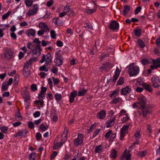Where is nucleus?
I'll return each instance as SVG.
<instances>
[{
  "label": "nucleus",
  "instance_id": "1",
  "mask_svg": "<svg viewBox=\"0 0 160 160\" xmlns=\"http://www.w3.org/2000/svg\"><path fill=\"white\" fill-rule=\"evenodd\" d=\"M138 103L142 110V114L143 117H146L148 114L151 112L150 108L148 106H146V99L143 96H140L138 98Z\"/></svg>",
  "mask_w": 160,
  "mask_h": 160
},
{
  "label": "nucleus",
  "instance_id": "2",
  "mask_svg": "<svg viewBox=\"0 0 160 160\" xmlns=\"http://www.w3.org/2000/svg\"><path fill=\"white\" fill-rule=\"evenodd\" d=\"M139 68L134 63H132L128 66V72L130 76L132 77L136 75L139 72Z\"/></svg>",
  "mask_w": 160,
  "mask_h": 160
},
{
  "label": "nucleus",
  "instance_id": "3",
  "mask_svg": "<svg viewBox=\"0 0 160 160\" xmlns=\"http://www.w3.org/2000/svg\"><path fill=\"white\" fill-rule=\"evenodd\" d=\"M151 81L154 88H157L160 87V79L157 76H153L151 78Z\"/></svg>",
  "mask_w": 160,
  "mask_h": 160
},
{
  "label": "nucleus",
  "instance_id": "4",
  "mask_svg": "<svg viewBox=\"0 0 160 160\" xmlns=\"http://www.w3.org/2000/svg\"><path fill=\"white\" fill-rule=\"evenodd\" d=\"M52 58L50 53H48L46 56L44 54L43 55L42 57V59L40 62L41 63L46 62V63L47 64H49L51 62Z\"/></svg>",
  "mask_w": 160,
  "mask_h": 160
},
{
  "label": "nucleus",
  "instance_id": "5",
  "mask_svg": "<svg viewBox=\"0 0 160 160\" xmlns=\"http://www.w3.org/2000/svg\"><path fill=\"white\" fill-rule=\"evenodd\" d=\"M83 137L82 134L79 133L77 138L75 139L73 142L75 145L77 147L81 145L83 143Z\"/></svg>",
  "mask_w": 160,
  "mask_h": 160
},
{
  "label": "nucleus",
  "instance_id": "6",
  "mask_svg": "<svg viewBox=\"0 0 160 160\" xmlns=\"http://www.w3.org/2000/svg\"><path fill=\"white\" fill-rule=\"evenodd\" d=\"M55 62L58 66H60L62 64L63 60L61 54L57 52L55 53Z\"/></svg>",
  "mask_w": 160,
  "mask_h": 160
},
{
  "label": "nucleus",
  "instance_id": "7",
  "mask_svg": "<svg viewBox=\"0 0 160 160\" xmlns=\"http://www.w3.org/2000/svg\"><path fill=\"white\" fill-rule=\"evenodd\" d=\"M113 65L109 62L106 63L102 66L100 68V70L102 72H107L109 71L113 67Z\"/></svg>",
  "mask_w": 160,
  "mask_h": 160
},
{
  "label": "nucleus",
  "instance_id": "8",
  "mask_svg": "<svg viewBox=\"0 0 160 160\" xmlns=\"http://www.w3.org/2000/svg\"><path fill=\"white\" fill-rule=\"evenodd\" d=\"M119 26L118 22L115 20H113L108 25V27L110 30H116L118 29Z\"/></svg>",
  "mask_w": 160,
  "mask_h": 160
},
{
  "label": "nucleus",
  "instance_id": "9",
  "mask_svg": "<svg viewBox=\"0 0 160 160\" xmlns=\"http://www.w3.org/2000/svg\"><path fill=\"white\" fill-rule=\"evenodd\" d=\"M131 156L130 151L126 149L120 160H124L125 159H126V160H130Z\"/></svg>",
  "mask_w": 160,
  "mask_h": 160
},
{
  "label": "nucleus",
  "instance_id": "10",
  "mask_svg": "<svg viewBox=\"0 0 160 160\" xmlns=\"http://www.w3.org/2000/svg\"><path fill=\"white\" fill-rule=\"evenodd\" d=\"M120 72L121 71L117 67V68L116 69L115 74L113 75V77L110 79V81H111L114 83H115L119 77Z\"/></svg>",
  "mask_w": 160,
  "mask_h": 160
},
{
  "label": "nucleus",
  "instance_id": "11",
  "mask_svg": "<svg viewBox=\"0 0 160 160\" xmlns=\"http://www.w3.org/2000/svg\"><path fill=\"white\" fill-rule=\"evenodd\" d=\"M116 118V116H114L113 117L109 118L106 122L105 124L107 128H110L114 125Z\"/></svg>",
  "mask_w": 160,
  "mask_h": 160
},
{
  "label": "nucleus",
  "instance_id": "12",
  "mask_svg": "<svg viewBox=\"0 0 160 160\" xmlns=\"http://www.w3.org/2000/svg\"><path fill=\"white\" fill-rule=\"evenodd\" d=\"M131 91V89L128 86H127L125 88H122L121 90V94L126 95L129 94Z\"/></svg>",
  "mask_w": 160,
  "mask_h": 160
},
{
  "label": "nucleus",
  "instance_id": "13",
  "mask_svg": "<svg viewBox=\"0 0 160 160\" xmlns=\"http://www.w3.org/2000/svg\"><path fill=\"white\" fill-rule=\"evenodd\" d=\"M13 55V52L12 50L10 49H7L4 52V57L6 59H11Z\"/></svg>",
  "mask_w": 160,
  "mask_h": 160
},
{
  "label": "nucleus",
  "instance_id": "14",
  "mask_svg": "<svg viewBox=\"0 0 160 160\" xmlns=\"http://www.w3.org/2000/svg\"><path fill=\"white\" fill-rule=\"evenodd\" d=\"M42 50L41 46L39 45H36L35 48L32 49V54L35 55L38 53L39 55H40Z\"/></svg>",
  "mask_w": 160,
  "mask_h": 160
},
{
  "label": "nucleus",
  "instance_id": "15",
  "mask_svg": "<svg viewBox=\"0 0 160 160\" xmlns=\"http://www.w3.org/2000/svg\"><path fill=\"white\" fill-rule=\"evenodd\" d=\"M77 94V92L76 90H74L71 92L69 97V101L71 103L73 102L74 98L76 97Z\"/></svg>",
  "mask_w": 160,
  "mask_h": 160
},
{
  "label": "nucleus",
  "instance_id": "16",
  "mask_svg": "<svg viewBox=\"0 0 160 160\" xmlns=\"http://www.w3.org/2000/svg\"><path fill=\"white\" fill-rule=\"evenodd\" d=\"M26 34L28 37L32 36L34 37L36 35V31L32 29L27 30L25 32Z\"/></svg>",
  "mask_w": 160,
  "mask_h": 160
},
{
  "label": "nucleus",
  "instance_id": "17",
  "mask_svg": "<svg viewBox=\"0 0 160 160\" xmlns=\"http://www.w3.org/2000/svg\"><path fill=\"white\" fill-rule=\"evenodd\" d=\"M39 27L41 30L44 31V32H47L49 30V29L47 24L45 23L41 22L39 23Z\"/></svg>",
  "mask_w": 160,
  "mask_h": 160
},
{
  "label": "nucleus",
  "instance_id": "18",
  "mask_svg": "<svg viewBox=\"0 0 160 160\" xmlns=\"http://www.w3.org/2000/svg\"><path fill=\"white\" fill-rule=\"evenodd\" d=\"M23 75L26 78H27L30 74V70L29 69L28 67L25 65L23 70Z\"/></svg>",
  "mask_w": 160,
  "mask_h": 160
},
{
  "label": "nucleus",
  "instance_id": "19",
  "mask_svg": "<svg viewBox=\"0 0 160 160\" xmlns=\"http://www.w3.org/2000/svg\"><path fill=\"white\" fill-rule=\"evenodd\" d=\"M106 116V112L103 110H102L98 113L97 117L100 119H103L105 118Z\"/></svg>",
  "mask_w": 160,
  "mask_h": 160
},
{
  "label": "nucleus",
  "instance_id": "20",
  "mask_svg": "<svg viewBox=\"0 0 160 160\" xmlns=\"http://www.w3.org/2000/svg\"><path fill=\"white\" fill-rule=\"evenodd\" d=\"M130 124L123 125L120 130V132L125 134L128 133V130L129 128Z\"/></svg>",
  "mask_w": 160,
  "mask_h": 160
},
{
  "label": "nucleus",
  "instance_id": "21",
  "mask_svg": "<svg viewBox=\"0 0 160 160\" xmlns=\"http://www.w3.org/2000/svg\"><path fill=\"white\" fill-rule=\"evenodd\" d=\"M38 58L37 57L32 58L29 59L28 61H27L25 64V65L28 67L29 65L32 64L34 62L37 61Z\"/></svg>",
  "mask_w": 160,
  "mask_h": 160
},
{
  "label": "nucleus",
  "instance_id": "22",
  "mask_svg": "<svg viewBox=\"0 0 160 160\" xmlns=\"http://www.w3.org/2000/svg\"><path fill=\"white\" fill-rule=\"evenodd\" d=\"M53 22L55 25H60L62 23V21L58 18L55 17L53 20Z\"/></svg>",
  "mask_w": 160,
  "mask_h": 160
},
{
  "label": "nucleus",
  "instance_id": "23",
  "mask_svg": "<svg viewBox=\"0 0 160 160\" xmlns=\"http://www.w3.org/2000/svg\"><path fill=\"white\" fill-rule=\"evenodd\" d=\"M18 132L19 137L24 136L28 133V132L26 129H23L19 131Z\"/></svg>",
  "mask_w": 160,
  "mask_h": 160
},
{
  "label": "nucleus",
  "instance_id": "24",
  "mask_svg": "<svg viewBox=\"0 0 160 160\" xmlns=\"http://www.w3.org/2000/svg\"><path fill=\"white\" fill-rule=\"evenodd\" d=\"M21 94L23 98L29 96L28 92L27 91L26 87H25V88L24 89L22 90L21 91Z\"/></svg>",
  "mask_w": 160,
  "mask_h": 160
},
{
  "label": "nucleus",
  "instance_id": "25",
  "mask_svg": "<svg viewBox=\"0 0 160 160\" xmlns=\"http://www.w3.org/2000/svg\"><path fill=\"white\" fill-rule=\"evenodd\" d=\"M130 7L129 5H125L123 11V15L124 16L128 14V12L130 10Z\"/></svg>",
  "mask_w": 160,
  "mask_h": 160
},
{
  "label": "nucleus",
  "instance_id": "26",
  "mask_svg": "<svg viewBox=\"0 0 160 160\" xmlns=\"http://www.w3.org/2000/svg\"><path fill=\"white\" fill-rule=\"evenodd\" d=\"M117 156V152L114 149H112L111 150L110 157L111 158L114 159Z\"/></svg>",
  "mask_w": 160,
  "mask_h": 160
},
{
  "label": "nucleus",
  "instance_id": "27",
  "mask_svg": "<svg viewBox=\"0 0 160 160\" xmlns=\"http://www.w3.org/2000/svg\"><path fill=\"white\" fill-rule=\"evenodd\" d=\"M103 148L102 145V144H100L97 146L95 149V152L96 153H100L102 152V150Z\"/></svg>",
  "mask_w": 160,
  "mask_h": 160
},
{
  "label": "nucleus",
  "instance_id": "28",
  "mask_svg": "<svg viewBox=\"0 0 160 160\" xmlns=\"http://www.w3.org/2000/svg\"><path fill=\"white\" fill-rule=\"evenodd\" d=\"M87 91V90L84 89H83L82 90L80 89L78 92V96H82L84 95Z\"/></svg>",
  "mask_w": 160,
  "mask_h": 160
},
{
  "label": "nucleus",
  "instance_id": "29",
  "mask_svg": "<svg viewBox=\"0 0 160 160\" xmlns=\"http://www.w3.org/2000/svg\"><path fill=\"white\" fill-rule=\"evenodd\" d=\"M129 119L130 118L128 115V114H126L123 118L121 119V121L122 123H125L128 122Z\"/></svg>",
  "mask_w": 160,
  "mask_h": 160
},
{
  "label": "nucleus",
  "instance_id": "30",
  "mask_svg": "<svg viewBox=\"0 0 160 160\" xmlns=\"http://www.w3.org/2000/svg\"><path fill=\"white\" fill-rule=\"evenodd\" d=\"M152 62L153 64L156 66V68H158L160 66V60L159 58L156 60L153 59Z\"/></svg>",
  "mask_w": 160,
  "mask_h": 160
},
{
  "label": "nucleus",
  "instance_id": "31",
  "mask_svg": "<svg viewBox=\"0 0 160 160\" xmlns=\"http://www.w3.org/2000/svg\"><path fill=\"white\" fill-rule=\"evenodd\" d=\"M48 64L46 63L42 66L40 67L39 68V70L41 71H44L45 72L48 71V67H47V65Z\"/></svg>",
  "mask_w": 160,
  "mask_h": 160
},
{
  "label": "nucleus",
  "instance_id": "32",
  "mask_svg": "<svg viewBox=\"0 0 160 160\" xmlns=\"http://www.w3.org/2000/svg\"><path fill=\"white\" fill-rule=\"evenodd\" d=\"M124 78L122 77H120L118 80L117 83V85H121L124 84Z\"/></svg>",
  "mask_w": 160,
  "mask_h": 160
},
{
  "label": "nucleus",
  "instance_id": "33",
  "mask_svg": "<svg viewBox=\"0 0 160 160\" xmlns=\"http://www.w3.org/2000/svg\"><path fill=\"white\" fill-rule=\"evenodd\" d=\"M8 86L7 82H3L1 88L2 90L4 91H7L8 88Z\"/></svg>",
  "mask_w": 160,
  "mask_h": 160
},
{
  "label": "nucleus",
  "instance_id": "34",
  "mask_svg": "<svg viewBox=\"0 0 160 160\" xmlns=\"http://www.w3.org/2000/svg\"><path fill=\"white\" fill-rule=\"evenodd\" d=\"M62 142H57L53 146V149L54 150H56L58 148H60L62 146Z\"/></svg>",
  "mask_w": 160,
  "mask_h": 160
},
{
  "label": "nucleus",
  "instance_id": "35",
  "mask_svg": "<svg viewBox=\"0 0 160 160\" xmlns=\"http://www.w3.org/2000/svg\"><path fill=\"white\" fill-rule=\"evenodd\" d=\"M48 126L47 125H44V123H42L40 126V129L44 131L47 130L48 128Z\"/></svg>",
  "mask_w": 160,
  "mask_h": 160
},
{
  "label": "nucleus",
  "instance_id": "36",
  "mask_svg": "<svg viewBox=\"0 0 160 160\" xmlns=\"http://www.w3.org/2000/svg\"><path fill=\"white\" fill-rule=\"evenodd\" d=\"M37 154L35 152H32L29 155V160H35V158L36 157Z\"/></svg>",
  "mask_w": 160,
  "mask_h": 160
},
{
  "label": "nucleus",
  "instance_id": "37",
  "mask_svg": "<svg viewBox=\"0 0 160 160\" xmlns=\"http://www.w3.org/2000/svg\"><path fill=\"white\" fill-rule=\"evenodd\" d=\"M134 32L135 35L138 37L139 36L141 35L142 31L140 29H137L134 30Z\"/></svg>",
  "mask_w": 160,
  "mask_h": 160
},
{
  "label": "nucleus",
  "instance_id": "38",
  "mask_svg": "<svg viewBox=\"0 0 160 160\" xmlns=\"http://www.w3.org/2000/svg\"><path fill=\"white\" fill-rule=\"evenodd\" d=\"M62 95L61 94L56 93L55 95V98L57 102L59 101L62 99Z\"/></svg>",
  "mask_w": 160,
  "mask_h": 160
},
{
  "label": "nucleus",
  "instance_id": "39",
  "mask_svg": "<svg viewBox=\"0 0 160 160\" xmlns=\"http://www.w3.org/2000/svg\"><path fill=\"white\" fill-rule=\"evenodd\" d=\"M143 87L144 89H146L147 90L150 92L152 91V89L151 88V85L148 84H146L143 83Z\"/></svg>",
  "mask_w": 160,
  "mask_h": 160
},
{
  "label": "nucleus",
  "instance_id": "40",
  "mask_svg": "<svg viewBox=\"0 0 160 160\" xmlns=\"http://www.w3.org/2000/svg\"><path fill=\"white\" fill-rule=\"evenodd\" d=\"M64 133H66L64 134V133H63L62 134V136H63L64 135H65V138H63L62 139L61 141L60 142H62V145L65 142V141L67 139V130H65L64 132Z\"/></svg>",
  "mask_w": 160,
  "mask_h": 160
},
{
  "label": "nucleus",
  "instance_id": "41",
  "mask_svg": "<svg viewBox=\"0 0 160 160\" xmlns=\"http://www.w3.org/2000/svg\"><path fill=\"white\" fill-rule=\"evenodd\" d=\"M137 42L139 46L142 48H143L145 47V44L143 42L141 39H139L138 40Z\"/></svg>",
  "mask_w": 160,
  "mask_h": 160
},
{
  "label": "nucleus",
  "instance_id": "42",
  "mask_svg": "<svg viewBox=\"0 0 160 160\" xmlns=\"http://www.w3.org/2000/svg\"><path fill=\"white\" fill-rule=\"evenodd\" d=\"M147 152V151L144 150L139 152L138 153V155L140 157H142L146 155Z\"/></svg>",
  "mask_w": 160,
  "mask_h": 160
},
{
  "label": "nucleus",
  "instance_id": "43",
  "mask_svg": "<svg viewBox=\"0 0 160 160\" xmlns=\"http://www.w3.org/2000/svg\"><path fill=\"white\" fill-rule=\"evenodd\" d=\"M25 2L26 5L29 7H31L33 3L32 1L31 0H26Z\"/></svg>",
  "mask_w": 160,
  "mask_h": 160
},
{
  "label": "nucleus",
  "instance_id": "44",
  "mask_svg": "<svg viewBox=\"0 0 160 160\" xmlns=\"http://www.w3.org/2000/svg\"><path fill=\"white\" fill-rule=\"evenodd\" d=\"M96 8L92 9H87L86 10V12L89 14H91L96 12Z\"/></svg>",
  "mask_w": 160,
  "mask_h": 160
},
{
  "label": "nucleus",
  "instance_id": "45",
  "mask_svg": "<svg viewBox=\"0 0 160 160\" xmlns=\"http://www.w3.org/2000/svg\"><path fill=\"white\" fill-rule=\"evenodd\" d=\"M140 131L139 130H137L134 134V137L135 138H140L141 137V135L140 134Z\"/></svg>",
  "mask_w": 160,
  "mask_h": 160
},
{
  "label": "nucleus",
  "instance_id": "46",
  "mask_svg": "<svg viewBox=\"0 0 160 160\" xmlns=\"http://www.w3.org/2000/svg\"><path fill=\"white\" fill-rule=\"evenodd\" d=\"M51 36L52 38L55 39L56 38V34L54 30H51L50 32Z\"/></svg>",
  "mask_w": 160,
  "mask_h": 160
},
{
  "label": "nucleus",
  "instance_id": "47",
  "mask_svg": "<svg viewBox=\"0 0 160 160\" xmlns=\"http://www.w3.org/2000/svg\"><path fill=\"white\" fill-rule=\"evenodd\" d=\"M34 12L37 13L38 10V6L37 4H34L32 7V9Z\"/></svg>",
  "mask_w": 160,
  "mask_h": 160
},
{
  "label": "nucleus",
  "instance_id": "48",
  "mask_svg": "<svg viewBox=\"0 0 160 160\" xmlns=\"http://www.w3.org/2000/svg\"><path fill=\"white\" fill-rule=\"evenodd\" d=\"M112 130H110L108 131L105 135V137L107 138H109L111 135L112 134Z\"/></svg>",
  "mask_w": 160,
  "mask_h": 160
},
{
  "label": "nucleus",
  "instance_id": "49",
  "mask_svg": "<svg viewBox=\"0 0 160 160\" xmlns=\"http://www.w3.org/2000/svg\"><path fill=\"white\" fill-rule=\"evenodd\" d=\"M31 89L33 91H35L37 90V86L36 84H32L31 85Z\"/></svg>",
  "mask_w": 160,
  "mask_h": 160
},
{
  "label": "nucleus",
  "instance_id": "50",
  "mask_svg": "<svg viewBox=\"0 0 160 160\" xmlns=\"http://www.w3.org/2000/svg\"><path fill=\"white\" fill-rule=\"evenodd\" d=\"M11 12L8 11L7 13L5 14L2 16V18L3 19H6L10 14Z\"/></svg>",
  "mask_w": 160,
  "mask_h": 160
},
{
  "label": "nucleus",
  "instance_id": "51",
  "mask_svg": "<svg viewBox=\"0 0 160 160\" xmlns=\"http://www.w3.org/2000/svg\"><path fill=\"white\" fill-rule=\"evenodd\" d=\"M0 130L2 132L6 133L8 130V127L6 126H4L0 128Z\"/></svg>",
  "mask_w": 160,
  "mask_h": 160
},
{
  "label": "nucleus",
  "instance_id": "52",
  "mask_svg": "<svg viewBox=\"0 0 160 160\" xmlns=\"http://www.w3.org/2000/svg\"><path fill=\"white\" fill-rule=\"evenodd\" d=\"M19 81V76L18 75H16L14 78V83L17 84Z\"/></svg>",
  "mask_w": 160,
  "mask_h": 160
},
{
  "label": "nucleus",
  "instance_id": "53",
  "mask_svg": "<svg viewBox=\"0 0 160 160\" xmlns=\"http://www.w3.org/2000/svg\"><path fill=\"white\" fill-rule=\"evenodd\" d=\"M120 99L121 98H115L112 100V102L113 104H116L119 102Z\"/></svg>",
  "mask_w": 160,
  "mask_h": 160
},
{
  "label": "nucleus",
  "instance_id": "54",
  "mask_svg": "<svg viewBox=\"0 0 160 160\" xmlns=\"http://www.w3.org/2000/svg\"><path fill=\"white\" fill-rule=\"evenodd\" d=\"M84 27L85 28H87L88 29H92V27L90 25L89 23H85L84 25Z\"/></svg>",
  "mask_w": 160,
  "mask_h": 160
},
{
  "label": "nucleus",
  "instance_id": "55",
  "mask_svg": "<svg viewBox=\"0 0 160 160\" xmlns=\"http://www.w3.org/2000/svg\"><path fill=\"white\" fill-rule=\"evenodd\" d=\"M70 10V7L69 6L66 5L64 8V11L66 13L68 12Z\"/></svg>",
  "mask_w": 160,
  "mask_h": 160
},
{
  "label": "nucleus",
  "instance_id": "56",
  "mask_svg": "<svg viewBox=\"0 0 160 160\" xmlns=\"http://www.w3.org/2000/svg\"><path fill=\"white\" fill-rule=\"evenodd\" d=\"M33 42H28L27 43V48L29 49H32L33 46Z\"/></svg>",
  "mask_w": 160,
  "mask_h": 160
},
{
  "label": "nucleus",
  "instance_id": "57",
  "mask_svg": "<svg viewBox=\"0 0 160 160\" xmlns=\"http://www.w3.org/2000/svg\"><path fill=\"white\" fill-rule=\"evenodd\" d=\"M100 132V129H96L93 132L92 135L93 138L95 137L98 134V133Z\"/></svg>",
  "mask_w": 160,
  "mask_h": 160
},
{
  "label": "nucleus",
  "instance_id": "58",
  "mask_svg": "<svg viewBox=\"0 0 160 160\" xmlns=\"http://www.w3.org/2000/svg\"><path fill=\"white\" fill-rule=\"evenodd\" d=\"M53 80L54 82V84L55 85L58 84V83L60 82V80L57 78H55L54 77H53Z\"/></svg>",
  "mask_w": 160,
  "mask_h": 160
},
{
  "label": "nucleus",
  "instance_id": "59",
  "mask_svg": "<svg viewBox=\"0 0 160 160\" xmlns=\"http://www.w3.org/2000/svg\"><path fill=\"white\" fill-rule=\"evenodd\" d=\"M126 113V111L124 109H122L120 111V113L119 114V117H120L122 115L124 116V115Z\"/></svg>",
  "mask_w": 160,
  "mask_h": 160
},
{
  "label": "nucleus",
  "instance_id": "60",
  "mask_svg": "<svg viewBox=\"0 0 160 160\" xmlns=\"http://www.w3.org/2000/svg\"><path fill=\"white\" fill-rule=\"evenodd\" d=\"M36 13L34 12L31 9L28 11V15L29 16H31V15H35Z\"/></svg>",
  "mask_w": 160,
  "mask_h": 160
},
{
  "label": "nucleus",
  "instance_id": "61",
  "mask_svg": "<svg viewBox=\"0 0 160 160\" xmlns=\"http://www.w3.org/2000/svg\"><path fill=\"white\" fill-rule=\"evenodd\" d=\"M28 127L30 129H33L34 128V123L31 122H28Z\"/></svg>",
  "mask_w": 160,
  "mask_h": 160
},
{
  "label": "nucleus",
  "instance_id": "62",
  "mask_svg": "<svg viewBox=\"0 0 160 160\" xmlns=\"http://www.w3.org/2000/svg\"><path fill=\"white\" fill-rule=\"evenodd\" d=\"M16 118L18 119L19 120L22 119V117L19 112L17 113L16 114Z\"/></svg>",
  "mask_w": 160,
  "mask_h": 160
},
{
  "label": "nucleus",
  "instance_id": "63",
  "mask_svg": "<svg viewBox=\"0 0 160 160\" xmlns=\"http://www.w3.org/2000/svg\"><path fill=\"white\" fill-rule=\"evenodd\" d=\"M41 89V90L40 93L44 94L45 92L46 91L47 88L43 87H42Z\"/></svg>",
  "mask_w": 160,
  "mask_h": 160
},
{
  "label": "nucleus",
  "instance_id": "64",
  "mask_svg": "<svg viewBox=\"0 0 160 160\" xmlns=\"http://www.w3.org/2000/svg\"><path fill=\"white\" fill-rule=\"evenodd\" d=\"M156 43L158 47H160V37L158 38L157 39Z\"/></svg>",
  "mask_w": 160,
  "mask_h": 160
}]
</instances>
